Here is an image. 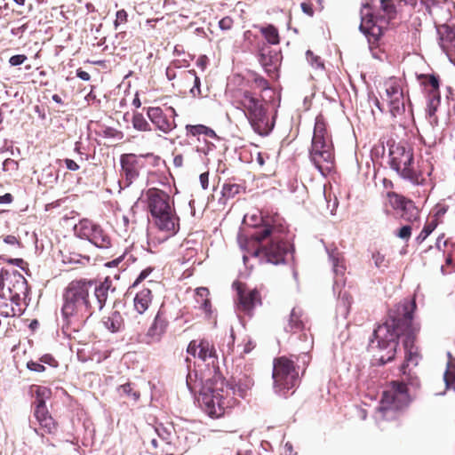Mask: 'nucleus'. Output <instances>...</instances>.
<instances>
[{
	"instance_id": "1",
	"label": "nucleus",
	"mask_w": 455,
	"mask_h": 455,
	"mask_svg": "<svg viewBox=\"0 0 455 455\" xmlns=\"http://www.w3.org/2000/svg\"><path fill=\"white\" fill-rule=\"evenodd\" d=\"M416 308L414 299H403L388 312L387 319L379 324L373 331L369 347L375 352L374 357L379 365L391 362L395 355L398 339L404 335V361L400 367L403 374H407L410 367L419 364L422 356L419 348L415 344L418 328L413 325V313Z\"/></svg>"
},
{
	"instance_id": "2",
	"label": "nucleus",
	"mask_w": 455,
	"mask_h": 455,
	"mask_svg": "<svg viewBox=\"0 0 455 455\" xmlns=\"http://www.w3.org/2000/svg\"><path fill=\"white\" fill-rule=\"evenodd\" d=\"M114 291L112 280L103 282L79 279L73 280L65 289L61 314L68 325H83L95 312H100L106 305L108 292Z\"/></svg>"
},
{
	"instance_id": "3",
	"label": "nucleus",
	"mask_w": 455,
	"mask_h": 455,
	"mask_svg": "<svg viewBox=\"0 0 455 455\" xmlns=\"http://www.w3.org/2000/svg\"><path fill=\"white\" fill-rule=\"evenodd\" d=\"M251 242L258 247L249 251L245 245L241 243V248L247 251L253 258H258L259 262L278 265L285 262V257L289 253V245L276 233V229L269 225H265L250 235ZM240 243L241 236H239Z\"/></svg>"
},
{
	"instance_id": "4",
	"label": "nucleus",
	"mask_w": 455,
	"mask_h": 455,
	"mask_svg": "<svg viewBox=\"0 0 455 455\" xmlns=\"http://www.w3.org/2000/svg\"><path fill=\"white\" fill-rule=\"evenodd\" d=\"M364 8L372 11L364 13L360 30L365 35L372 51L373 45L379 43L389 21L395 18L396 8L392 0H372Z\"/></svg>"
},
{
	"instance_id": "5",
	"label": "nucleus",
	"mask_w": 455,
	"mask_h": 455,
	"mask_svg": "<svg viewBox=\"0 0 455 455\" xmlns=\"http://www.w3.org/2000/svg\"><path fill=\"white\" fill-rule=\"evenodd\" d=\"M202 409L212 419H219L235 403L229 397L228 386L220 376L208 379L202 384L198 399Z\"/></svg>"
},
{
	"instance_id": "6",
	"label": "nucleus",
	"mask_w": 455,
	"mask_h": 455,
	"mask_svg": "<svg viewBox=\"0 0 455 455\" xmlns=\"http://www.w3.org/2000/svg\"><path fill=\"white\" fill-rule=\"evenodd\" d=\"M27 292V282L21 275L2 271V316L20 315L24 307L21 300Z\"/></svg>"
},
{
	"instance_id": "7",
	"label": "nucleus",
	"mask_w": 455,
	"mask_h": 455,
	"mask_svg": "<svg viewBox=\"0 0 455 455\" xmlns=\"http://www.w3.org/2000/svg\"><path fill=\"white\" fill-rule=\"evenodd\" d=\"M237 108H241L253 131L261 136L268 135L274 128L269 120L267 110L262 101L254 97L250 91L241 92L235 100Z\"/></svg>"
},
{
	"instance_id": "8",
	"label": "nucleus",
	"mask_w": 455,
	"mask_h": 455,
	"mask_svg": "<svg viewBox=\"0 0 455 455\" xmlns=\"http://www.w3.org/2000/svg\"><path fill=\"white\" fill-rule=\"evenodd\" d=\"M148 207L156 227L164 232L174 234L177 231V218L170 204V196L158 188H149L146 192Z\"/></svg>"
},
{
	"instance_id": "9",
	"label": "nucleus",
	"mask_w": 455,
	"mask_h": 455,
	"mask_svg": "<svg viewBox=\"0 0 455 455\" xmlns=\"http://www.w3.org/2000/svg\"><path fill=\"white\" fill-rule=\"evenodd\" d=\"M413 153L410 148L404 145L392 144L389 148V164L392 170L403 180L410 181L411 184L419 185L422 183L423 179L413 167Z\"/></svg>"
},
{
	"instance_id": "10",
	"label": "nucleus",
	"mask_w": 455,
	"mask_h": 455,
	"mask_svg": "<svg viewBox=\"0 0 455 455\" xmlns=\"http://www.w3.org/2000/svg\"><path fill=\"white\" fill-rule=\"evenodd\" d=\"M410 402L407 387L404 383H393L383 392L376 419H393Z\"/></svg>"
},
{
	"instance_id": "11",
	"label": "nucleus",
	"mask_w": 455,
	"mask_h": 455,
	"mask_svg": "<svg viewBox=\"0 0 455 455\" xmlns=\"http://www.w3.org/2000/svg\"><path fill=\"white\" fill-rule=\"evenodd\" d=\"M272 377L275 391L281 395H286L299 381L293 362L283 356L274 361Z\"/></svg>"
},
{
	"instance_id": "12",
	"label": "nucleus",
	"mask_w": 455,
	"mask_h": 455,
	"mask_svg": "<svg viewBox=\"0 0 455 455\" xmlns=\"http://www.w3.org/2000/svg\"><path fill=\"white\" fill-rule=\"evenodd\" d=\"M76 235L82 239L88 240L99 249L106 250L113 246L112 238L109 234L99 224L84 219L74 228Z\"/></svg>"
},
{
	"instance_id": "13",
	"label": "nucleus",
	"mask_w": 455,
	"mask_h": 455,
	"mask_svg": "<svg viewBox=\"0 0 455 455\" xmlns=\"http://www.w3.org/2000/svg\"><path fill=\"white\" fill-rule=\"evenodd\" d=\"M32 395H36L34 415L41 427L44 428L46 433H52L56 429V424L49 414L45 405V399L49 398L51 391L45 387L34 386L30 389Z\"/></svg>"
},
{
	"instance_id": "14",
	"label": "nucleus",
	"mask_w": 455,
	"mask_h": 455,
	"mask_svg": "<svg viewBox=\"0 0 455 455\" xmlns=\"http://www.w3.org/2000/svg\"><path fill=\"white\" fill-rule=\"evenodd\" d=\"M145 156L135 154H123L120 156L121 175L124 188L130 187L140 176V171L145 167Z\"/></svg>"
},
{
	"instance_id": "15",
	"label": "nucleus",
	"mask_w": 455,
	"mask_h": 455,
	"mask_svg": "<svg viewBox=\"0 0 455 455\" xmlns=\"http://www.w3.org/2000/svg\"><path fill=\"white\" fill-rule=\"evenodd\" d=\"M233 286L237 291V310L251 316L254 308L261 305L259 291L257 289H250L241 283H234Z\"/></svg>"
},
{
	"instance_id": "16",
	"label": "nucleus",
	"mask_w": 455,
	"mask_h": 455,
	"mask_svg": "<svg viewBox=\"0 0 455 455\" xmlns=\"http://www.w3.org/2000/svg\"><path fill=\"white\" fill-rule=\"evenodd\" d=\"M147 115L156 128L167 134L176 128L174 117L177 116L173 108L168 107L166 111L159 107H150Z\"/></svg>"
},
{
	"instance_id": "17",
	"label": "nucleus",
	"mask_w": 455,
	"mask_h": 455,
	"mask_svg": "<svg viewBox=\"0 0 455 455\" xmlns=\"http://www.w3.org/2000/svg\"><path fill=\"white\" fill-rule=\"evenodd\" d=\"M309 156L311 162L322 174L324 175L325 172L331 171L334 157L330 143L311 144Z\"/></svg>"
},
{
	"instance_id": "18",
	"label": "nucleus",
	"mask_w": 455,
	"mask_h": 455,
	"mask_svg": "<svg viewBox=\"0 0 455 455\" xmlns=\"http://www.w3.org/2000/svg\"><path fill=\"white\" fill-rule=\"evenodd\" d=\"M386 94L388 100L390 113L392 116L396 117L404 112L403 92L400 84L395 79H390L386 82Z\"/></svg>"
},
{
	"instance_id": "19",
	"label": "nucleus",
	"mask_w": 455,
	"mask_h": 455,
	"mask_svg": "<svg viewBox=\"0 0 455 455\" xmlns=\"http://www.w3.org/2000/svg\"><path fill=\"white\" fill-rule=\"evenodd\" d=\"M428 13L432 16L435 25L447 21L451 16V4L447 0H421Z\"/></svg>"
},
{
	"instance_id": "20",
	"label": "nucleus",
	"mask_w": 455,
	"mask_h": 455,
	"mask_svg": "<svg viewBox=\"0 0 455 455\" xmlns=\"http://www.w3.org/2000/svg\"><path fill=\"white\" fill-rule=\"evenodd\" d=\"M187 352L193 357L205 362L214 356L213 346L207 339H194L188 346Z\"/></svg>"
},
{
	"instance_id": "21",
	"label": "nucleus",
	"mask_w": 455,
	"mask_h": 455,
	"mask_svg": "<svg viewBox=\"0 0 455 455\" xmlns=\"http://www.w3.org/2000/svg\"><path fill=\"white\" fill-rule=\"evenodd\" d=\"M258 59L265 71L270 74L277 68L281 56L276 51H274L269 46L263 44L259 49Z\"/></svg>"
},
{
	"instance_id": "22",
	"label": "nucleus",
	"mask_w": 455,
	"mask_h": 455,
	"mask_svg": "<svg viewBox=\"0 0 455 455\" xmlns=\"http://www.w3.org/2000/svg\"><path fill=\"white\" fill-rule=\"evenodd\" d=\"M169 322L164 315L163 311L160 309L156 315L153 323L147 331V338L149 339L148 342H159L165 333Z\"/></svg>"
},
{
	"instance_id": "23",
	"label": "nucleus",
	"mask_w": 455,
	"mask_h": 455,
	"mask_svg": "<svg viewBox=\"0 0 455 455\" xmlns=\"http://www.w3.org/2000/svg\"><path fill=\"white\" fill-rule=\"evenodd\" d=\"M329 259L332 264L333 273L335 275V280L333 283V290L342 287L345 284L343 276L346 272V267L344 265L343 257L340 256L337 249L328 251Z\"/></svg>"
},
{
	"instance_id": "24",
	"label": "nucleus",
	"mask_w": 455,
	"mask_h": 455,
	"mask_svg": "<svg viewBox=\"0 0 455 455\" xmlns=\"http://www.w3.org/2000/svg\"><path fill=\"white\" fill-rule=\"evenodd\" d=\"M443 32L440 34V46L447 52L455 53V27L442 25Z\"/></svg>"
},
{
	"instance_id": "25",
	"label": "nucleus",
	"mask_w": 455,
	"mask_h": 455,
	"mask_svg": "<svg viewBox=\"0 0 455 455\" xmlns=\"http://www.w3.org/2000/svg\"><path fill=\"white\" fill-rule=\"evenodd\" d=\"M152 299V291L149 288L140 291L133 299V307L136 312L140 315L145 313L151 304Z\"/></svg>"
},
{
	"instance_id": "26",
	"label": "nucleus",
	"mask_w": 455,
	"mask_h": 455,
	"mask_svg": "<svg viewBox=\"0 0 455 455\" xmlns=\"http://www.w3.org/2000/svg\"><path fill=\"white\" fill-rule=\"evenodd\" d=\"M253 384V379L244 375L237 381H235V384L228 387V389L229 391L232 390L233 395L241 398H246L250 395V391Z\"/></svg>"
},
{
	"instance_id": "27",
	"label": "nucleus",
	"mask_w": 455,
	"mask_h": 455,
	"mask_svg": "<svg viewBox=\"0 0 455 455\" xmlns=\"http://www.w3.org/2000/svg\"><path fill=\"white\" fill-rule=\"evenodd\" d=\"M305 329V321L303 318V312L299 307H293L289 320L288 324L285 326L287 331L297 332Z\"/></svg>"
},
{
	"instance_id": "28",
	"label": "nucleus",
	"mask_w": 455,
	"mask_h": 455,
	"mask_svg": "<svg viewBox=\"0 0 455 455\" xmlns=\"http://www.w3.org/2000/svg\"><path fill=\"white\" fill-rule=\"evenodd\" d=\"M441 102L440 93L427 94V117L431 125H437L438 120L435 112Z\"/></svg>"
},
{
	"instance_id": "29",
	"label": "nucleus",
	"mask_w": 455,
	"mask_h": 455,
	"mask_svg": "<svg viewBox=\"0 0 455 455\" xmlns=\"http://www.w3.org/2000/svg\"><path fill=\"white\" fill-rule=\"evenodd\" d=\"M187 136H200L204 135L205 137L219 140L216 132L210 127L204 124H187L185 126Z\"/></svg>"
},
{
	"instance_id": "30",
	"label": "nucleus",
	"mask_w": 455,
	"mask_h": 455,
	"mask_svg": "<svg viewBox=\"0 0 455 455\" xmlns=\"http://www.w3.org/2000/svg\"><path fill=\"white\" fill-rule=\"evenodd\" d=\"M326 135V125L321 116H316L314 134L312 138V144L329 143L325 137Z\"/></svg>"
},
{
	"instance_id": "31",
	"label": "nucleus",
	"mask_w": 455,
	"mask_h": 455,
	"mask_svg": "<svg viewBox=\"0 0 455 455\" xmlns=\"http://www.w3.org/2000/svg\"><path fill=\"white\" fill-rule=\"evenodd\" d=\"M103 324L111 332H117L121 331L124 326V318L120 312L113 311L104 319Z\"/></svg>"
},
{
	"instance_id": "32",
	"label": "nucleus",
	"mask_w": 455,
	"mask_h": 455,
	"mask_svg": "<svg viewBox=\"0 0 455 455\" xmlns=\"http://www.w3.org/2000/svg\"><path fill=\"white\" fill-rule=\"evenodd\" d=\"M419 79L421 80V84L425 87L426 90H427V87H429L427 94L440 93L439 77L437 76L434 74L421 75Z\"/></svg>"
},
{
	"instance_id": "33",
	"label": "nucleus",
	"mask_w": 455,
	"mask_h": 455,
	"mask_svg": "<svg viewBox=\"0 0 455 455\" xmlns=\"http://www.w3.org/2000/svg\"><path fill=\"white\" fill-rule=\"evenodd\" d=\"M419 209L415 206L414 203L409 200L401 212V217L406 221L414 222L419 219Z\"/></svg>"
},
{
	"instance_id": "34",
	"label": "nucleus",
	"mask_w": 455,
	"mask_h": 455,
	"mask_svg": "<svg viewBox=\"0 0 455 455\" xmlns=\"http://www.w3.org/2000/svg\"><path fill=\"white\" fill-rule=\"evenodd\" d=\"M209 290L205 287H199L196 290V300L199 304L200 308L205 312L210 311L211 302L208 299Z\"/></svg>"
},
{
	"instance_id": "35",
	"label": "nucleus",
	"mask_w": 455,
	"mask_h": 455,
	"mask_svg": "<svg viewBox=\"0 0 455 455\" xmlns=\"http://www.w3.org/2000/svg\"><path fill=\"white\" fill-rule=\"evenodd\" d=\"M260 32L266 38L267 42L270 44H278L280 42L279 33L277 28L273 25L261 27Z\"/></svg>"
},
{
	"instance_id": "36",
	"label": "nucleus",
	"mask_w": 455,
	"mask_h": 455,
	"mask_svg": "<svg viewBox=\"0 0 455 455\" xmlns=\"http://www.w3.org/2000/svg\"><path fill=\"white\" fill-rule=\"evenodd\" d=\"M132 126L135 130L140 132H150L152 130L151 124L147 121L144 116L140 113H135L132 116Z\"/></svg>"
},
{
	"instance_id": "37",
	"label": "nucleus",
	"mask_w": 455,
	"mask_h": 455,
	"mask_svg": "<svg viewBox=\"0 0 455 455\" xmlns=\"http://www.w3.org/2000/svg\"><path fill=\"white\" fill-rule=\"evenodd\" d=\"M242 186L235 183L227 182L223 185L221 189L222 197L226 200L235 197L240 193Z\"/></svg>"
},
{
	"instance_id": "38",
	"label": "nucleus",
	"mask_w": 455,
	"mask_h": 455,
	"mask_svg": "<svg viewBox=\"0 0 455 455\" xmlns=\"http://www.w3.org/2000/svg\"><path fill=\"white\" fill-rule=\"evenodd\" d=\"M387 196L391 206L395 210H400L401 212L403 209L404 204L409 201V199H406L404 196L394 192L388 193Z\"/></svg>"
},
{
	"instance_id": "39",
	"label": "nucleus",
	"mask_w": 455,
	"mask_h": 455,
	"mask_svg": "<svg viewBox=\"0 0 455 455\" xmlns=\"http://www.w3.org/2000/svg\"><path fill=\"white\" fill-rule=\"evenodd\" d=\"M443 379L446 388L455 391V367H452L450 363H447V368L443 374Z\"/></svg>"
},
{
	"instance_id": "40",
	"label": "nucleus",
	"mask_w": 455,
	"mask_h": 455,
	"mask_svg": "<svg viewBox=\"0 0 455 455\" xmlns=\"http://www.w3.org/2000/svg\"><path fill=\"white\" fill-rule=\"evenodd\" d=\"M197 142L198 144L195 147V150L200 155L203 154L204 156H207L215 148V145L206 139L201 140L200 138H197Z\"/></svg>"
},
{
	"instance_id": "41",
	"label": "nucleus",
	"mask_w": 455,
	"mask_h": 455,
	"mask_svg": "<svg viewBox=\"0 0 455 455\" xmlns=\"http://www.w3.org/2000/svg\"><path fill=\"white\" fill-rule=\"evenodd\" d=\"M188 76H190L191 78H194V85L193 87L190 89V93L193 97H199L202 95V92H201V89H200V85H201V82H200V78L196 76V73L195 70H188Z\"/></svg>"
},
{
	"instance_id": "42",
	"label": "nucleus",
	"mask_w": 455,
	"mask_h": 455,
	"mask_svg": "<svg viewBox=\"0 0 455 455\" xmlns=\"http://www.w3.org/2000/svg\"><path fill=\"white\" fill-rule=\"evenodd\" d=\"M118 389L122 394L131 396L134 401H138L140 396V392L134 390L132 384L130 382L121 385Z\"/></svg>"
},
{
	"instance_id": "43",
	"label": "nucleus",
	"mask_w": 455,
	"mask_h": 455,
	"mask_svg": "<svg viewBox=\"0 0 455 455\" xmlns=\"http://www.w3.org/2000/svg\"><path fill=\"white\" fill-rule=\"evenodd\" d=\"M306 57L307 62L315 68H324V64L322 61L321 58L317 55H315L314 52L310 50H307L306 52Z\"/></svg>"
},
{
	"instance_id": "44",
	"label": "nucleus",
	"mask_w": 455,
	"mask_h": 455,
	"mask_svg": "<svg viewBox=\"0 0 455 455\" xmlns=\"http://www.w3.org/2000/svg\"><path fill=\"white\" fill-rule=\"evenodd\" d=\"M4 243L11 246V251L13 254L18 255L20 249L21 243L15 235H7L4 238Z\"/></svg>"
},
{
	"instance_id": "45",
	"label": "nucleus",
	"mask_w": 455,
	"mask_h": 455,
	"mask_svg": "<svg viewBox=\"0 0 455 455\" xmlns=\"http://www.w3.org/2000/svg\"><path fill=\"white\" fill-rule=\"evenodd\" d=\"M435 228L436 223L435 221L426 224L419 235L417 236L416 241L419 243H421L435 230Z\"/></svg>"
},
{
	"instance_id": "46",
	"label": "nucleus",
	"mask_w": 455,
	"mask_h": 455,
	"mask_svg": "<svg viewBox=\"0 0 455 455\" xmlns=\"http://www.w3.org/2000/svg\"><path fill=\"white\" fill-rule=\"evenodd\" d=\"M372 259L374 260L376 267L387 268L388 267V261L386 259L385 256L380 252L373 253Z\"/></svg>"
},
{
	"instance_id": "47",
	"label": "nucleus",
	"mask_w": 455,
	"mask_h": 455,
	"mask_svg": "<svg viewBox=\"0 0 455 455\" xmlns=\"http://www.w3.org/2000/svg\"><path fill=\"white\" fill-rule=\"evenodd\" d=\"M253 84L256 88L265 91L269 89V83L267 80H266L264 77L259 76V75H253Z\"/></svg>"
},
{
	"instance_id": "48",
	"label": "nucleus",
	"mask_w": 455,
	"mask_h": 455,
	"mask_svg": "<svg viewBox=\"0 0 455 455\" xmlns=\"http://www.w3.org/2000/svg\"><path fill=\"white\" fill-rule=\"evenodd\" d=\"M395 235L403 240L408 241L411 235V227L409 225L403 226L395 232Z\"/></svg>"
},
{
	"instance_id": "49",
	"label": "nucleus",
	"mask_w": 455,
	"mask_h": 455,
	"mask_svg": "<svg viewBox=\"0 0 455 455\" xmlns=\"http://www.w3.org/2000/svg\"><path fill=\"white\" fill-rule=\"evenodd\" d=\"M128 14L125 10L122 9L116 12V20L114 21L115 28L117 29L120 24L127 22Z\"/></svg>"
},
{
	"instance_id": "50",
	"label": "nucleus",
	"mask_w": 455,
	"mask_h": 455,
	"mask_svg": "<svg viewBox=\"0 0 455 455\" xmlns=\"http://www.w3.org/2000/svg\"><path fill=\"white\" fill-rule=\"evenodd\" d=\"M84 259L86 261H89V257H83L80 254L73 253V254H70L69 257H66V259H64L63 261L65 263L77 264V263H82V260H84Z\"/></svg>"
},
{
	"instance_id": "51",
	"label": "nucleus",
	"mask_w": 455,
	"mask_h": 455,
	"mask_svg": "<svg viewBox=\"0 0 455 455\" xmlns=\"http://www.w3.org/2000/svg\"><path fill=\"white\" fill-rule=\"evenodd\" d=\"M27 59H28L27 56L24 54H17V55L12 56L9 59V64L11 67H17V66L23 64L25 62V60H27Z\"/></svg>"
},
{
	"instance_id": "52",
	"label": "nucleus",
	"mask_w": 455,
	"mask_h": 455,
	"mask_svg": "<svg viewBox=\"0 0 455 455\" xmlns=\"http://www.w3.org/2000/svg\"><path fill=\"white\" fill-rule=\"evenodd\" d=\"M2 169L4 171L18 170V163L12 159L6 158L2 164Z\"/></svg>"
},
{
	"instance_id": "53",
	"label": "nucleus",
	"mask_w": 455,
	"mask_h": 455,
	"mask_svg": "<svg viewBox=\"0 0 455 455\" xmlns=\"http://www.w3.org/2000/svg\"><path fill=\"white\" fill-rule=\"evenodd\" d=\"M27 367L28 370H30L32 371H37V372H41L45 370V367L44 366V364L41 363V362L38 363V362H35V361H29L27 363Z\"/></svg>"
},
{
	"instance_id": "54",
	"label": "nucleus",
	"mask_w": 455,
	"mask_h": 455,
	"mask_svg": "<svg viewBox=\"0 0 455 455\" xmlns=\"http://www.w3.org/2000/svg\"><path fill=\"white\" fill-rule=\"evenodd\" d=\"M186 385L190 393H195L197 387L196 380H193V374L188 372L186 379Z\"/></svg>"
},
{
	"instance_id": "55",
	"label": "nucleus",
	"mask_w": 455,
	"mask_h": 455,
	"mask_svg": "<svg viewBox=\"0 0 455 455\" xmlns=\"http://www.w3.org/2000/svg\"><path fill=\"white\" fill-rule=\"evenodd\" d=\"M232 25L233 20L228 16L222 18L219 22L220 28L222 30L230 29L232 28Z\"/></svg>"
},
{
	"instance_id": "56",
	"label": "nucleus",
	"mask_w": 455,
	"mask_h": 455,
	"mask_svg": "<svg viewBox=\"0 0 455 455\" xmlns=\"http://www.w3.org/2000/svg\"><path fill=\"white\" fill-rule=\"evenodd\" d=\"M152 271H153L152 267H147V268L143 269L140 272V274L139 275V276L137 277V279L135 280V282L133 283L132 286H136L139 283H140L144 279H146L150 275V273Z\"/></svg>"
},
{
	"instance_id": "57",
	"label": "nucleus",
	"mask_w": 455,
	"mask_h": 455,
	"mask_svg": "<svg viewBox=\"0 0 455 455\" xmlns=\"http://www.w3.org/2000/svg\"><path fill=\"white\" fill-rule=\"evenodd\" d=\"M199 180L201 183V186L204 189H206L208 188L209 184V173L208 172H203L199 176Z\"/></svg>"
},
{
	"instance_id": "58",
	"label": "nucleus",
	"mask_w": 455,
	"mask_h": 455,
	"mask_svg": "<svg viewBox=\"0 0 455 455\" xmlns=\"http://www.w3.org/2000/svg\"><path fill=\"white\" fill-rule=\"evenodd\" d=\"M65 164L67 169L70 171H77L80 167L79 165L72 159H65Z\"/></svg>"
},
{
	"instance_id": "59",
	"label": "nucleus",
	"mask_w": 455,
	"mask_h": 455,
	"mask_svg": "<svg viewBox=\"0 0 455 455\" xmlns=\"http://www.w3.org/2000/svg\"><path fill=\"white\" fill-rule=\"evenodd\" d=\"M76 76L84 81H89L91 78L90 74L86 71L82 70L81 68L77 69Z\"/></svg>"
},
{
	"instance_id": "60",
	"label": "nucleus",
	"mask_w": 455,
	"mask_h": 455,
	"mask_svg": "<svg viewBox=\"0 0 455 455\" xmlns=\"http://www.w3.org/2000/svg\"><path fill=\"white\" fill-rule=\"evenodd\" d=\"M40 362L43 363H47L49 365H53L55 363L54 358L50 355H44L40 358Z\"/></svg>"
},
{
	"instance_id": "61",
	"label": "nucleus",
	"mask_w": 455,
	"mask_h": 455,
	"mask_svg": "<svg viewBox=\"0 0 455 455\" xmlns=\"http://www.w3.org/2000/svg\"><path fill=\"white\" fill-rule=\"evenodd\" d=\"M2 260H6L9 263L14 264L16 266H20L21 263H23L22 259H10V258H7L6 255H2Z\"/></svg>"
},
{
	"instance_id": "62",
	"label": "nucleus",
	"mask_w": 455,
	"mask_h": 455,
	"mask_svg": "<svg viewBox=\"0 0 455 455\" xmlns=\"http://www.w3.org/2000/svg\"><path fill=\"white\" fill-rule=\"evenodd\" d=\"M173 164L175 167L180 168L183 165V156L182 155H177L173 158Z\"/></svg>"
},
{
	"instance_id": "63",
	"label": "nucleus",
	"mask_w": 455,
	"mask_h": 455,
	"mask_svg": "<svg viewBox=\"0 0 455 455\" xmlns=\"http://www.w3.org/2000/svg\"><path fill=\"white\" fill-rule=\"evenodd\" d=\"M301 9L305 13H307L309 16H312L314 13L312 7L308 4L302 3Z\"/></svg>"
},
{
	"instance_id": "64",
	"label": "nucleus",
	"mask_w": 455,
	"mask_h": 455,
	"mask_svg": "<svg viewBox=\"0 0 455 455\" xmlns=\"http://www.w3.org/2000/svg\"><path fill=\"white\" fill-rule=\"evenodd\" d=\"M12 196L10 193H6L2 196V204H10L12 202Z\"/></svg>"
}]
</instances>
